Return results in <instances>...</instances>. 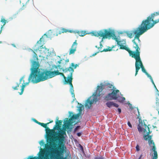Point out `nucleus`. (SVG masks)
Returning <instances> with one entry per match:
<instances>
[{
    "label": "nucleus",
    "instance_id": "obj_38",
    "mask_svg": "<svg viewBox=\"0 0 159 159\" xmlns=\"http://www.w3.org/2000/svg\"><path fill=\"white\" fill-rule=\"evenodd\" d=\"M118 111L119 112V114H120L121 112V109L120 108H118Z\"/></svg>",
    "mask_w": 159,
    "mask_h": 159
},
{
    "label": "nucleus",
    "instance_id": "obj_16",
    "mask_svg": "<svg viewBox=\"0 0 159 159\" xmlns=\"http://www.w3.org/2000/svg\"><path fill=\"white\" fill-rule=\"evenodd\" d=\"M106 105L109 108H110L112 106H114L116 107H119L118 104L114 103L113 102H108L106 103Z\"/></svg>",
    "mask_w": 159,
    "mask_h": 159
},
{
    "label": "nucleus",
    "instance_id": "obj_5",
    "mask_svg": "<svg viewBox=\"0 0 159 159\" xmlns=\"http://www.w3.org/2000/svg\"><path fill=\"white\" fill-rule=\"evenodd\" d=\"M93 35L96 37H102V40L100 42V48H102L103 46L101 42L103 41V39H110L112 37L113 39H117L115 34L112 32L109 31L107 29H102L98 31H94L92 33Z\"/></svg>",
    "mask_w": 159,
    "mask_h": 159
},
{
    "label": "nucleus",
    "instance_id": "obj_28",
    "mask_svg": "<svg viewBox=\"0 0 159 159\" xmlns=\"http://www.w3.org/2000/svg\"><path fill=\"white\" fill-rule=\"evenodd\" d=\"M81 106H80L79 107V113H80V112H81V111H82V108L83 107V105H82L81 104Z\"/></svg>",
    "mask_w": 159,
    "mask_h": 159
},
{
    "label": "nucleus",
    "instance_id": "obj_27",
    "mask_svg": "<svg viewBox=\"0 0 159 159\" xmlns=\"http://www.w3.org/2000/svg\"><path fill=\"white\" fill-rule=\"evenodd\" d=\"M107 87L110 88H112V89H113V85L109 83L108 84H107Z\"/></svg>",
    "mask_w": 159,
    "mask_h": 159
},
{
    "label": "nucleus",
    "instance_id": "obj_21",
    "mask_svg": "<svg viewBox=\"0 0 159 159\" xmlns=\"http://www.w3.org/2000/svg\"><path fill=\"white\" fill-rule=\"evenodd\" d=\"M156 105L157 107H159V94L158 93L156 97Z\"/></svg>",
    "mask_w": 159,
    "mask_h": 159
},
{
    "label": "nucleus",
    "instance_id": "obj_15",
    "mask_svg": "<svg viewBox=\"0 0 159 159\" xmlns=\"http://www.w3.org/2000/svg\"><path fill=\"white\" fill-rule=\"evenodd\" d=\"M77 40H75L72 44L71 49L70 50L69 54L70 55L74 53L76 51L77 47Z\"/></svg>",
    "mask_w": 159,
    "mask_h": 159
},
{
    "label": "nucleus",
    "instance_id": "obj_23",
    "mask_svg": "<svg viewBox=\"0 0 159 159\" xmlns=\"http://www.w3.org/2000/svg\"><path fill=\"white\" fill-rule=\"evenodd\" d=\"M34 53V56L33 57L34 60L35 61H38V59L37 54L34 52V51H33Z\"/></svg>",
    "mask_w": 159,
    "mask_h": 159
},
{
    "label": "nucleus",
    "instance_id": "obj_44",
    "mask_svg": "<svg viewBox=\"0 0 159 159\" xmlns=\"http://www.w3.org/2000/svg\"><path fill=\"white\" fill-rule=\"evenodd\" d=\"M34 121L35 123H37V122H38V121L37 120H36V119H34Z\"/></svg>",
    "mask_w": 159,
    "mask_h": 159
},
{
    "label": "nucleus",
    "instance_id": "obj_19",
    "mask_svg": "<svg viewBox=\"0 0 159 159\" xmlns=\"http://www.w3.org/2000/svg\"><path fill=\"white\" fill-rule=\"evenodd\" d=\"M42 38H40V39H39V40L36 43L37 45L38 44H40V45L39 46V47H38V48L37 49H34V50L35 52H37V51L39 49V47H41L42 46V40H41Z\"/></svg>",
    "mask_w": 159,
    "mask_h": 159
},
{
    "label": "nucleus",
    "instance_id": "obj_24",
    "mask_svg": "<svg viewBox=\"0 0 159 159\" xmlns=\"http://www.w3.org/2000/svg\"><path fill=\"white\" fill-rule=\"evenodd\" d=\"M138 130L139 132H141L143 131H144V132H145V131H146V129H144L141 126H139L138 127Z\"/></svg>",
    "mask_w": 159,
    "mask_h": 159
},
{
    "label": "nucleus",
    "instance_id": "obj_42",
    "mask_svg": "<svg viewBox=\"0 0 159 159\" xmlns=\"http://www.w3.org/2000/svg\"><path fill=\"white\" fill-rule=\"evenodd\" d=\"M41 123H42L40 122H39L38 121L37 122V124H38L39 125H41Z\"/></svg>",
    "mask_w": 159,
    "mask_h": 159
},
{
    "label": "nucleus",
    "instance_id": "obj_51",
    "mask_svg": "<svg viewBox=\"0 0 159 159\" xmlns=\"http://www.w3.org/2000/svg\"><path fill=\"white\" fill-rule=\"evenodd\" d=\"M2 43V41H0V43Z\"/></svg>",
    "mask_w": 159,
    "mask_h": 159
},
{
    "label": "nucleus",
    "instance_id": "obj_45",
    "mask_svg": "<svg viewBox=\"0 0 159 159\" xmlns=\"http://www.w3.org/2000/svg\"><path fill=\"white\" fill-rule=\"evenodd\" d=\"M95 47L96 48H98V49H99V48H100V47H98L97 46H95Z\"/></svg>",
    "mask_w": 159,
    "mask_h": 159
},
{
    "label": "nucleus",
    "instance_id": "obj_25",
    "mask_svg": "<svg viewBox=\"0 0 159 159\" xmlns=\"http://www.w3.org/2000/svg\"><path fill=\"white\" fill-rule=\"evenodd\" d=\"M16 86H13L12 87V89L14 90H17L18 89V88L19 86V84H20L18 83H16Z\"/></svg>",
    "mask_w": 159,
    "mask_h": 159
},
{
    "label": "nucleus",
    "instance_id": "obj_35",
    "mask_svg": "<svg viewBox=\"0 0 159 159\" xmlns=\"http://www.w3.org/2000/svg\"><path fill=\"white\" fill-rule=\"evenodd\" d=\"M30 159H38V157H31L30 158Z\"/></svg>",
    "mask_w": 159,
    "mask_h": 159
},
{
    "label": "nucleus",
    "instance_id": "obj_50",
    "mask_svg": "<svg viewBox=\"0 0 159 159\" xmlns=\"http://www.w3.org/2000/svg\"><path fill=\"white\" fill-rule=\"evenodd\" d=\"M44 35H46V36H47V34H44Z\"/></svg>",
    "mask_w": 159,
    "mask_h": 159
},
{
    "label": "nucleus",
    "instance_id": "obj_18",
    "mask_svg": "<svg viewBox=\"0 0 159 159\" xmlns=\"http://www.w3.org/2000/svg\"><path fill=\"white\" fill-rule=\"evenodd\" d=\"M67 32L72 33L73 30H68L66 29L62 28L60 29V30L58 31V33L59 34H61V33H66Z\"/></svg>",
    "mask_w": 159,
    "mask_h": 159
},
{
    "label": "nucleus",
    "instance_id": "obj_46",
    "mask_svg": "<svg viewBox=\"0 0 159 159\" xmlns=\"http://www.w3.org/2000/svg\"><path fill=\"white\" fill-rule=\"evenodd\" d=\"M154 85V87L155 88V89H157V87H156L155 84L154 85Z\"/></svg>",
    "mask_w": 159,
    "mask_h": 159
},
{
    "label": "nucleus",
    "instance_id": "obj_49",
    "mask_svg": "<svg viewBox=\"0 0 159 159\" xmlns=\"http://www.w3.org/2000/svg\"><path fill=\"white\" fill-rule=\"evenodd\" d=\"M60 65H58V67H60Z\"/></svg>",
    "mask_w": 159,
    "mask_h": 159
},
{
    "label": "nucleus",
    "instance_id": "obj_48",
    "mask_svg": "<svg viewBox=\"0 0 159 159\" xmlns=\"http://www.w3.org/2000/svg\"><path fill=\"white\" fill-rule=\"evenodd\" d=\"M157 90V91L158 92H159L158 90L157 89H157H156Z\"/></svg>",
    "mask_w": 159,
    "mask_h": 159
},
{
    "label": "nucleus",
    "instance_id": "obj_6",
    "mask_svg": "<svg viewBox=\"0 0 159 159\" xmlns=\"http://www.w3.org/2000/svg\"><path fill=\"white\" fill-rule=\"evenodd\" d=\"M149 127H150V125H148L147 126L148 132L147 134L144 136L143 138L146 140L148 139L149 144L151 147L150 149L151 151H152L153 152V157L152 159H157L158 158V154L157 151H156V147L153 140H151L152 136L149 135V134L152 132L150 130Z\"/></svg>",
    "mask_w": 159,
    "mask_h": 159
},
{
    "label": "nucleus",
    "instance_id": "obj_31",
    "mask_svg": "<svg viewBox=\"0 0 159 159\" xmlns=\"http://www.w3.org/2000/svg\"><path fill=\"white\" fill-rule=\"evenodd\" d=\"M127 124H128V125L129 126V127H130L131 128L132 127V125L129 121H128V122Z\"/></svg>",
    "mask_w": 159,
    "mask_h": 159
},
{
    "label": "nucleus",
    "instance_id": "obj_2",
    "mask_svg": "<svg viewBox=\"0 0 159 159\" xmlns=\"http://www.w3.org/2000/svg\"><path fill=\"white\" fill-rule=\"evenodd\" d=\"M39 64L38 62L34 61L33 69L30 78V79H32V81L34 83H38L40 81H43L59 75L63 76L65 81L67 80L66 77L65 76L64 74L60 72L58 70L54 71L45 70L41 72L39 69Z\"/></svg>",
    "mask_w": 159,
    "mask_h": 159
},
{
    "label": "nucleus",
    "instance_id": "obj_37",
    "mask_svg": "<svg viewBox=\"0 0 159 159\" xmlns=\"http://www.w3.org/2000/svg\"><path fill=\"white\" fill-rule=\"evenodd\" d=\"M44 159H49V158L48 155H46L45 157L44 158Z\"/></svg>",
    "mask_w": 159,
    "mask_h": 159
},
{
    "label": "nucleus",
    "instance_id": "obj_32",
    "mask_svg": "<svg viewBox=\"0 0 159 159\" xmlns=\"http://www.w3.org/2000/svg\"><path fill=\"white\" fill-rule=\"evenodd\" d=\"M58 149H59L60 150L63 151L64 150V148L63 147H61L60 146H59L58 147Z\"/></svg>",
    "mask_w": 159,
    "mask_h": 159
},
{
    "label": "nucleus",
    "instance_id": "obj_33",
    "mask_svg": "<svg viewBox=\"0 0 159 159\" xmlns=\"http://www.w3.org/2000/svg\"><path fill=\"white\" fill-rule=\"evenodd\" d=\"M80 127V126H77L74 129V131H76V130H77Z\"/></svg>",
    "mask_w": 159,
    "mask_h": 159
},
{
    "label": "nucleus",
    "instance_id": "obj_34",
    "mask_svg": "<svg viewBox=\"0 0 159 159\" xmlns=\"http://www.w3.org/2000/svg\"><path fill=\"white\" fill-rule=\"evenodd\" d=\"M5 21L6 20L4 19H2L1 20V22H2L3 23H4L3 25H4L5 24Z\"/></svg>",
    "mask_w": 159,
    "mask_h": 159
},
{
    "label": "nucleus",
    "instance_id": "obj_17",
    "mask_svg": "<svg viewBox=\"0 0 159 159\" xmlns=\"http://www.w3.org/2000/svg\"><path fill=\"white\" fill-rule=\"evenodd\" d=\"M72 33L75 34H78L80 36H83L86 34V32L85 31L78 30L73 31Z\"/></svg>",
    "mask_w": 159,
    "mask_h": 159
},
{
    "label": "nucleus",
    "instance_id": "obj_20",
    "mask_svg": "<svg viewBox=\"0 0 159 159\" xmlns=\"http://www.w3.org/2000/svg\"><path fill=\"white\" fill-rule=\"evenodd\" d=\"M115 46H116V45L113 46L112 48H110V47H109V48L104 49L102 51H101V52L111 51H112V49L114 48Z\"/></svg>",
    "mask_w": 159,
    "mask_h": 159
},
{
    "label": "nucleus",
    "instance_id": "obj_13",
    "mask_svg": "<svg viewBox=\"0 0 159 159\" xmlns=\"http://www.w3.org/2000/svg\"><path fill=\"white\" fill-rule=\"evenodd\" d=\"M54 150H55V152L52 151L50 153V157L51 159L53 158L54 157V155L53 154H56L57 156L56 159H66V158L61 156L60 154V152L58 149L56 148Z\"/></svg>",
    "mask_w": 159,
    "mask_h": 159
},
{
    "label": "nucleus",
    "instance_id": "obj_41",
    "mask_svg": "<svg viewBox=\"0 0 159 159\" xmlns=\"http://www.w3.org/2000/svg\"><path fill=\"white\" fill-rule=\"evenodd\" d=\"M142 156H143L142 154H141V155H140V157H139V159H141V158H142Z\"/></svg>",
    "mask_w": 159,
    "mask_h": 159
},
{
    "label": "nucleus",
    "instance_id": "obj_22",
    "mask_svg": "<svg viewBox=\"0 0 159 159\" xmlns=\"http://www.w3.org/2000/svg\"><path fill=\"white\" fill-rule=\"evenodd\" d=\"M118 101L120 102H123L125 100V99L124 97L118 98Z\"/></svg>",
    "mask_w": 159,
    "mask_h": 159
},
{
    "label": "nucleus",
    "instance_id": "obj_26",
    "mask_svg": "<svg viewBox=\"0 0 159 159\" xmlns=\"http://www.w3.org/2000/svg\"><path fill=\"white\" fill-rule=\"evenodd\" d=\"M148 78H149V79H150V80H151V82H152V84H153V85H154L155 84L154 83V82L153 81V80L152 79V76H151V75H149V76H148Z\"/></svg>",
    "mask_w": 159,
    "mask_h": 159
},
{
    "label": "nucleus",
    "instance_id": "obj_3",
    "mask_svg": "<svg viewBox=\"0 0 159 159\" xmlns=\"http://www.w3.org/2000/svg\"><path fill=\"white\" fill-rule=\"evenodd\" d=\"M53 122L52 120L46 124L42 123L41 126L46 129V133L47 135V141H49L50 144H55V142L57 140H58L59 142H62L65 139L64 135L66 134L65 130H61L59 133H57L53 129H50L48 127L47 125L50 123Z\"/></svg>",
    "mask_w": 159,
    "mask_h": 159
},
{
    "label": "nucleus",
    "instance_id": "obj_47",
    "mask_svg": "<svg viewBox=\"0 0 159 159\" xmlns=\"http://www.w3.org/2000/svg\"><path fill=\"white\" fill-rule=\"evenodd\" d=\"M137 110H138V113H139V110L138 109H137Z\"/></svg>",
    "mask_w": 159,
    "mask_h": 159
},
{
    "label": "nucleus",
    "instance_id": "obj_14",
    "mask_svg": "<svg viewBox=\"0 0 159 159\" xmlns=\"http://www.w3.org/2000/svg\"><path fill=\"white\" fill-rule=\"evenodd\" d=\"M62 120H58L56 122V125L54 127L53 130H55L57 129V130H60V131L58 133H59L61 131V130H64L66 131V129H61V125L62 124Z\"/></svg>",
    "mask_w": 159,
    "mask_h": 159
},
{
    "label": "nucleus",
    "instance_id": "obj_4",
    "mask_svg": "<svg viewBox=\"0 0 159 159\" xmlns=\"http://www.w3.org/2000/svg\"><path fill=\"white\" fill-rule=\"evenodd\" d=\"M78 65L77 64H75L74 63H72L71 64V66L69 67L66 68L63 70V71L65 73H67L68 72H69V75L67 76V79L65 81L64 84H69L70 86V92L72 95V97H75V94L74 93V90L73 89V86L72 84V81L73 80L72 75L73 72H74V69L76 68Z\"/></svg>",
    "mask_w": 159,
    "mask_h": 159
},
{
    "label": "nucleus",
    "instance_id": "obj_12",
    "mask_svg": "<svg viewBox=\"0 0 159 159\" xmlns=\"http://www.w3.org/2000/svg\"><path fill=\"white\" fill-rule=\"evenodd\" d=\"M34 61H33V65H32V68H31V73L29 78V79H28V80H29V81L28 82H26V83H25V81L24 80H23L24 78V77H21V78L20 79V83L21 81L23 80V83L22 84V85L21 86V92H20L19 93V94L20 95H22L23 93V92H24V88H25V87L26 86V85H28L29 82H30V80L33 83H34L32 82V78H31V79H30V75H31L32 73V70L33 69V64H34ZM35 83H34V84Z\"/></svg>",
    "mask_w": 159,
    "mask_h": 159
},
{
    "label": "nucleus",
    "instance_id": "obj_39",
    "mask_svg": "<svg viewBox=\"0 0 159 159\" xmlns=\"http://www.w3.org/2000/svg\"><path fill=\"white\" fill-rule=\"evenodd\" d=\"M98 53V52H97L96 53H94L93 54L92 56H95V55H96Z\"/></svg>",
    "mask_w": 159,
    "mask_h": 159
},
{
    "label": "nucleus",
    "instance_id": "obj_29",
    "mask_svg": "<svg viewBox=\"0 0 159 159\" xmlns=\"http://www.w3.org/2000/svg\"><path fill=\"white\" fill-rule=\"evenodd\" d=\"M94 159H105L102 156L96 157H95Z\"/></svg>",
    "mask_w": 159,
    "mask_h": 159
},
{
    "label": "nucleus",
    "instance_id": "obj_1",
    "mask_svg": "<svg viewBox=\"0 0 159 159\" xmlns=\"http://www.w3.org/2000/svg\"><path fill=\"white\" fill-rule=\"evenodd\" d=\"M158 22L159 12H155L148 17L146 19L143 20L141 25L136 29L132 31H127L126 34L130 38H132L134 34H135L134 38L132 40L133 47H139L140 42L139 38L140 36Z\"/></svg>",
    "mask_w": 159,
    "mask_h": 159
},
{
    "label": "nucleus",
    "instance_id": "obj_43",
    "mask_svg": "<svg viewBox=\"0 0 159 159\" xmlns=\"http://www.w3.org/2000/svg\"><path fill=\"white\" fill-rule=\"evenodd\" d=\"M62 60H60V61H58V62L59 63V64H61V61H62Z\"/></svg>",
    "mask_w": 159,
    "mask_h": 159
},
{
    "label": "nucleus",
    "instance_id": "obj_30",
    "mask_svg": "<svg viewBox=\"0 0 159 159\" xmlns=\"http://www.w3.org/2000/svg\"><path fill=\"white\" fill-rule=\"evenodd\" d=\"M136 151L138 152L140 150L138 144H137L136 146Z\"/></svg>",
    "mask_w": 159,
    "mask_h": 159
},
{
    "label": "nucleus",
    "instance_id": "obj_7",
    "mask_svg": "<svg viewBox=\"0 0 159 159\" xmlns=\"http://www.w3.org/2000/svg\"><path fill=\"white\" fill-rule=\"evenodd\" d=\"M97 88L96 91H98V94L97 93L93 94L92 97V98L91 99V100H90L89 98L87 99L85 104V107L86 108H87L89 109L90 108L92 104L94 102H96L98 101L97 97L98 96H100L101 92L102 91L104 88V85H102L101 86H98Z\"/></svg>",
    "mask_w": 159,
    "mask_h": 159
},
{
    "label": "nucleus",
    "instance_id": "obj_8",
    "mask_svg": "<svg viewBox=\"0 0 159 159\" xmlns=\"http://www.w3.org/2000/svg\"><path fill=\"white\" fill-rule=\"evenodd\" d=\"M140 54V53H139L134 58L136 60L135 63L136 69L135 75L136 76L137 75L139 70L140 69V68H141L143 72L145 73L148 77L150 75L146 71V70L143 66L142 62L141 60Z\"/></svg>",
    "mask_w": 159,
    "mask_h": 159
},
{
    "label": "nucleus",
    "instance_id": "obj_9",
    "mask_svg": "<svg viewBox=\"0 0 159 159\" xmlns=\"http://www.w3.org/2000/svg\"><path fill=\"white\" fill-rule=\"evenodd\" d=\"M117 42V44L120 46V49H124L127 51L128 52L130 56L133 58H134L139 53H140V48L139 47H133V48L135 49V51H132L130 50L129 48L126 46H124L120 44L121 42L120 41L117 40V39H115Z\"/></svg>",
    "mask_w": 159,
    "mask_h": 159
},
{
    "label": "nucleus",
    "instance_id": "obj_40",
    "mask_svg": "<svg viewBox=\"0 0 159 159\" xmlns=\"http://www.w3.org/2000/svg\"><path fill=\"white\" fill-rule=\"evenodd\" d=\"M65 63H68L69 61V59H67L65 61Z\"/></svg>",
    "mask_w": 159,
    "mask_h": 159
},
{
    "label": "nucleus",
    "instance_id": "obj_10",
    "mask_svg": "<svg viewBox=\"0 0 159 159\" xmlns=\"http://www.w3.org/2000/svg\"><path fill=\"white\" fill-rule=\"evenodd\" d=\"M115 89L116 88L113 87V89H111L112 92L107 95L105 97L104 99L106 101L117 99L119 96L118 93H120V91L119 90Z\"/></svg>",
    "mask_w": 159,
    "mask_h": 159
},
{
    "label": "nucleus",
    "instance_id": "obj_36",
    "mask_svg": "<svg viewBox=\"0 0 159 159\" xmlns=\"http://www.w3.org/2000/svg\"><path fill=\"white\" fill-rule=\"evenodd\" d=\"M81 133L80 132L78 133L77 134V135L79 137L80 136H81Z\"/></svg>",
    "mask_w": 159,
    "mask_h": 159
},
{
    "label": "nucleus",
    "instance_id": "obj_11",
    "mask_svg": "<svg viewBox=\"0 0 159 159\" xmlns=\"http://www.w3.org/2000/svg\"><path fill=\"white\" fill-rule=\"evenodd\" d=\"M80 115V113H79L76 114H73L72 116L68 120V118H66V121L65 122L64 126L66 129H68L70 125L73 123L72 121L73 119H78Z\"/></svg>",
    "mask_w": 159,
    "mask_h": 159
}]
</instances>
